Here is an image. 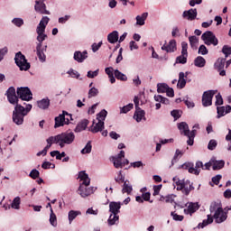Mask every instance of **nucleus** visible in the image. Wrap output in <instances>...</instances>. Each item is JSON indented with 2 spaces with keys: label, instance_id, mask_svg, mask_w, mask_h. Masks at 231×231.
<instances>
[{
  "label": "nucleus",
  "instance_id": "nucleus-39",
  "mask_svg": "<svg viewBox=\"0 0 231 231\" xmlns=\"http://www.w3.org/2000/svg\"><path fill=\"white\" fill-rule=\"evenodd\" d=\"M212 167H213V171H221V169L225 167V161L223 160L215 161L213 162Z\"/></svg>",
  "mask_w": 231,
  "mask_h": 231
},
{
  "label": "nucleus",
  "instance_id": "nucleus-44",
  "mask_svg": "<svg viewBox=\"0 0 231 231\" xmlns=\"http://www.w3.org/2000/svg\"><path fill=\"white\" fill-rule=\"evenodd\" d=\"M168 89H169V85L165 83L157 84V93H166Z\"/></svg>",
  "mask_w": 231,
  "mask_h": 231
},
{
  "label": "nucleus",
  "instance_id": "nucleus-50",
  "mask_svg": "<svg viewBox=\"0 0 231 231\" xmlns=\"http://www.w3.org/2000/svg\"><path fill=\"white\" fill-rule=\"evenodd\" d=\"M115 180L116 181V183L125 182V177L122 175V171H118L117 176L115 178Z\"/></svg>",
  "mask_w": 231,
  "mask_h": 231
},
{
  "label": "nucleus",
  "instance_id": "nucleus-23",
  "mask_svg": "<svg viewBox=\"0 0 231 231\" xmlns=\"http://www.w3.org/2000/svg\"><path fill=\"white\" fill-rule=\"evenodd\" d=\"M88 59V51H84L83 52L80 51H76L74 52V60L76 62H84Z\"/></svg>",
  "mask_w": 231,
  "mask_h": 231
},
{
  "label": "nucleus",
  "instance_id": "nucleus-64",
  "mask_svg": "<svg viewBox=\"0 0 231 231\" xmlns=\"http://www.w3.org/2000/svg\"><path fill=\"white\" fill-rule=\"evenodd\" d=\"M221 178H223L221 175H217L215 177L212 178V182L215 184V185H219V181H221Z\"/></svg>",
  "mask_w": 231,
  "mask_h": 231
},
{
  "label": "nucleus",
  "instance_id": "nucleus-9",
  "mask_svg": "<svg viewBox=\"0 0 231 231\" xmlns=\"http://www.w3.org/2000/svg\"><path fill=\"white\" fill-rule=\"evenodd\" d=\"M14 62L21 71H28L31 67L30 63L26 60V56H24L21 51L15 54Z\"/></svg>",
  "mask_w": 231,
  "mask_h": 231
},
{
  "label": "nucleus",
  "instance_id": "nucleus-51",
  "mask_svg": "<svg viewBox=\"0 0 231 231\" xmlns=\"http://www.w3.org/2000/svg\"><path fill=\"white\" fill-rule=\"evenodd\" d=\"M12 23H13V24H14V26L21 28V26H23V24H24V20H23L22 18H14L12 20Z\"/></svg>",
  "mask_w": 231,
  "mask_h": 231
},
{
  "label": "nucleus",
  "instance_id": "nucleus-58",
  "mask_svg": "<svg viewBox=\"0 0 231 231\" xmlns=\"http://www.w3.org/2000/svg\"><path fill=\"white\" fill-rule=\"evenodd\" d=\"M68 74L70 75V77H72V79H79V77H80V74L79 73V71H77L73 69H70L68 71Z\"/></svg>",
  "mask_w": 231,
  "mask_h": 231
},
{
  "label": "nucleus",
  "instance_id": "nucleus-55",
  "mask_svg": "<svg viewBox=\"0 0 231 231\" xmlns=\"http://www.w3.org/2000/svg\"><path fill=\"white\" fill-rule=\"evenodd\" d=\"M98 95V88L93 87L88 90V98H92V97H97Z\"/></svg>",
  "mask_w": 231,
  "mask_h": 231
},
{
  "label": "nucleus",
  "instance_id": "nucleus-57",
  "mask_svg": "<svg viewBox=\"0 0 231 231\" xmlns=\"http://www.w3.org/2000/svg\"><path fill=\"white\" fill-rule=\"evenodd\" d=\"M40 174H41V172H39V171H37L36 169H33V170L30 172L29 176H30V178H32V180H37V178H39Z\"/></svg>",
  "mask_w": 231,
  "mask_h": 231
},
{
  "label": "nucleus",
  "instance_id": "nucleus-12",
  "mask_svg": "<svg viewBox=\"0 0 231 231\" xmlns=\"http://www.w3.org/2000/svg\"><path fill=\"white\" fill-rule=\"evenodd\" d=\"M16 93L18 95V98L26 102H30V100L33 98V94H32V90H30L28 87L18 88Z\"/></svg>",
  "mask_w": 231,
  "mask_h": 231
},
{
  "label": "nucleus",
  "instance_id": "nucleus-36",
  "mask_svg": "<svg viewBox=\"0 0 231 231\" xmlns=\"http://www.w3.org/2000/svg\"><path fill=\"white\" fill-rule=\"evenodd\" d=\"M205 64H207V60L201 56H198L194 60V65L197 68H205Z\"/></svg>",
  "mask_w": 231,
  "mask_h": 231
},
{
  "label": "nucleus",
  "instance_id": "nucleus-20",
  "mask_svg": "<svg viewBox=\"0 0 231 231\" xmlns=\"http://www.w3.org/2000/svg\"><path fill=\"white\" fill-rule=\"evenodd\" d=\"M198 17V9H189L182 13V18L187 21H194Z\"/></svg>",
  "mask_w": 231,
  "mask_h": 231
},
{
  "label": "nucleus",
  "instance_id": "nucleus-60",
  "mask_svg": "<svg viewBox=\"0 0 231 231\" xmlns=\"http://www.w3.org/2000/svg\"><path fill=\"white\" fill-rule=\"evenodd\" d=\"M199 53L200 55H208V49H207V46L200 45L199 48Z\"/></svg>",
  "mask_w": 231,
  "mask_h": 231
},
{
  "label": "nucleus",
  "instance_id": "nucleus-54",
  "mask_svg": "<svg viewBox=\"0 0 231 231\" xmlns=\"http://www.w3.org/2000/svg\"><path fill=\"white\" fill-rule=\"evenodd\" d=\"M98 73H100V69H96L94 71L89 70L87 74L88 79H95V77H98Z\"/></svg>",
  "mask_w": 231,
  "mask_h": 231
},
{
  "label": "nucleus",
  "instance_id": "nucleus-8",
  "mask_svg": "<svg viewBox=\"0 0 231 231\" xmlns=\"http://www.w3.org/2000/svg\"><path fill=\"white\" fill-rule=\"evenodd\" d=\"M14 62L21 71H28L31 67L30 63L26 60V56H24L21 51L15 54Z\"/></svg>",
  "mask_w": 231,
  "mask_h": 231
},
{
  "label": "nucleus",
  "instance_id": "nucleus-62",
  "mask_svg": "<svg viewBox=\"0 0 231 231\" xmlns=\"http://www.w3.org/2000/svg\"><path fill=\"white\" fill-rule=\"evenodd\" d=\"M171 116L175 118V120H178V118L181 117V111L180 110H173L171 112Z\"/></svg>",
  "mask_w": 231,
  "mask_h": 231
},
{
  "label": "nucleus",
  "instance_id": "nucleus-28",
  "mask_svg": "<svg viewBox=\"0 0 231 231\" xmlns=\"http://www.w3.org/2000/svg\"><path fill=\"white\" fill-rule=\"evenodd\" d=\"M63 125H66V117H64L63 114H60L57 117H55V129L59 127H63Z\"/></svg>",
  "mask_w": 231,
  "mask_h": 231
},
{
  "label": "nucleus",
  "instance_id": "nucleus-24",
  "mask_svg": "<svg viewBox=\"0 0 231 231\" xmlns=\"http://www.w3.org/2000/svg\"><path fill=\"white\" fill-rule=\"evenodd\" d=\"M104 130V122L97 121V123L95 124V121L93 122L92 125L89 128L90 133H102Z\"/></svg>",
  "mask_w": 231,
  "mask_h": 231
},
{
  "label": "nucleus",
  "instance_id": "nucleus-26",
  "mask_svg": "<svg viewBox=\"0 0 231 231\" xmlns=\"http://www.w3.org/2000/svg\"><path fill=\"white\" fill-rule=\"evenodd\" d=\"M120 208H122V203H120V202H110V204H109V212H111V214H116V215L120 214Z\"/></svg>",
  "mask_w": 231,
  "mask_h": 231
},
{
  "label": "nucleus",
  "instance_id": "nucleus-4",
  "mask_svg": "<svg viewBox=\"0 0 231 231\" xmlns=\"http://www.w3.org/2000/svg\"><path fill=\"white\" fill-rule=\"evenodd\" d=\"M48 23H50V17L43 16L42 20L40 21L37 28H36V33H37V44H42L44 41L48 38V35L44 33L46 32V26H48Z\"/></svg>",
  "mask_w": 231,
  "mask_h": 231
},
{
  "label": "nucleus",
  "instance_id": "nucleus-49",
  "mask_svg": "<svg viewBox=\"0 0 231 231\" xmlns=\"http://www.w3.org/2000/svg\"><path fill=\"white\" fill-rule=\"evenodd\" d=\"M134 106L132 103H130L123 107H120V113L125 115L129 113V111H131V109H133Z\"/></svg>",
  "mask_w": 231,
  "mask_h": 231
},
{
  "label": "nucleus",
  "instance_id": "nucleus-3",
  "mask_svg": "<svg viewBox=\"0 0 231 231\" xmlns=\"http://www.w3.org/2000/svg\"><path fill=\"white\" fill-rule=\"evenodd\" d=\"M32 104H27L25 108L20 104H17L13 112V122L16 124V125H23L24 117L28 115L29 111H32Z\"/></svg>",
  "mask_w": 231,
  "mask_h": 231
},
{
  "label": "nucleus",
  "instance_id": "nucleus-63",
  "mask_svg": "<svg viewBox=\"0 0 231 231\" xmlns=\"http://www.w3.org/2000/svg\"><path fill=\"white\" fill-rule=\"evenodd\" d=\"M216 106H223V97L221 94L216 96Z\"/></svg>",
  "mask_w": 231,
  "mask_h": 231
},
{
  "label": "nucleus",
  "instance_id": "nucleus-41",
  "mask_svg": "<svg viewBox=\"0 0 231 231\" xmlns=\"http://www.w3.org/2000/svg\"><path fill=\"white\" fill-rule=\"evenodd\" d=\"M50 224L51 226H57V215L53 212V208H51V214H50Z\"/></svg>",
  "mask_w": 231,
  "mask_h": 231
},
{
  "label": "nucleus",
  "instance_id": "nucleus-21",
  "mask_svg": "<svg viewBox=\"0 0 231 231\" xmlns=\"http://www.w3.org/2000/svg\"><path fill=\"white\" fill-rule=\"evenodd\" d=\"M180 169H184L188 171L189 174H195V176H199L200 170H194V163L192 162H185L184 164L180 166Z\"/></svg>",
  "mask_w": 231,
  "mask_h": 231
},
{
  "label": "nucleus",
  "instance_id": "nucleus-47",
  "mask_svg": "<svg viewBox=\"0 0 231 231\" xmlns=\"http://www.w3.org/2000/svg\"><path fill=\"white\" fill-rule=\"evenodd\" d=\"M181 156H183V152L181 151H180L179 149H177L175 152V154L171 160V167H172L174 165V163H176V162H178V158H181Z\"/></svg>",
  "mask_w": 231,
  "mask_h": 231
},
{
  "label": "nucleus",
  "instance_id": "nucleus-1",
  "mask_svg": "<svg viewBox=\"0 0 231 231\" xmlns=\"http://www.w3.org/2000/svg\"><path fill=\"white\" fill-rule=\"evenodd\" d=\"M209 212L211 215H208V219L199 224V228H205L208 225L214 223V219L215 223L221 224L225 223V220L228 218V214L223 208V204H221L220 200L211 202Z\"/></svg>",
  "mask_w": 231,
  "mask_h": 231
},
{
  "label": "nucleus",
  "instance_id": "nucleus-52",
  "mask_svg": "<svg viewBox=\"0 0 231 231\" xmlns=\"http://www.w3.org/2000/svg\"><path fill=\"white\" fill-rule=\"evenodd\" d=\"M222 53H224L226 59L228 58V55H231V47L228 45H224L222 48Z\"/></svg>",
  "mask_w": 231,
  "mask_h": 231
},
{
  "label": "nucleus",
  "instance_id": "nucleus-32",
  "mask_svg": "<svg viewBox=\"0 0 231 231\" xmlns=\"http://www.w3.org/2000/svg\"><path fill=\"white\" fill-rule=\"evenodd\" d=\"M149 16V13H143L142 14V15H137L136 16V24L138 26H143V24H145V20L147 19V17Z\"/></svg>",
  "mask_w": 231,
  "mask_h": 231
},
{
  "label": "nucleus",
  "instance_id": "nucleus-15",
  "mask_svg": "<svg viewBox=\"0 0 231 231\" xmlns=\"http://www.w3.org/2000/svg\"><path fill=\"white\" fill-rule=\"evenodd\" d=\"M5 95L7 96L10 104H13V106H17V104H19V97H17V94H15V88L10 87L5 92Z\"/></svg>",
  "mask_w": 231,
  "mask_h": 231
},
{
  "label": "nucleus",
  "instance_id": "nucleus-17",
  "mask_svg": "<svg viewBox=\"0 0 231 231\" xmlns=\"http://www.w3.org/2000/svg\"><path fill=\"white\" fill-rule=\"evenodd\" d=\"M34 9L38 14L50 15V11L46 10V4H44V0H36Z\"/></svg>",
  "mask_w": 231,
  "mask_h": 231
},
{
  "label": "nucleus",
  "instance_id": "nucleus-7",
  "mask_svg": "<svg viewBox=\"0 0 231 231\" xmlns=\"http://www.w3.org/2000/svg\"><path fill=\"white\" fill-rule=\"evenodd\" d=\"M58 142L60 149L66 145H71L75 142V134L73 132H64L58 134Z\"/></svg>",
  "mask_w": 231,
  "mask_h": 231
},
{
  "label": "nucleus",
  "instance_id": "nucleus-10",
  "mask_svg": "<svg viewBox=\"0 0 231 231\" xmlns=\"http://www.w3.org/2000/svg\"><path fill=\"white\" fill-rule=\"evenodd\" d=\"M125 158V152H124L123 150L120 151V152L116 156L112 157L114 167L116 169H124L125 165H129V160Z\"/></svg>",
  "mask_w": 231,
  "mask_h": 231
},
{
  "label": "nucleus",
  "instance_id": "nucleus-14",
  "mask_svg": "<svg viewBox=\"0 0 231 231\" xmlns=\"http://www.w3.org/2000/svg\"><path fill=\"white\" fill-rule=\"evenodd\" d=\"M217 93V90H208L203 93L202 96V106L204 107H208V106H212V98H214V95Z\"/></svg>",
  "mask_w": 231,
  "mask_h": 231
},
{
  "label": "nucleus",
  "instance_id": "nucleus-34",
  "mask_svg": "<svg viewBox=\"0 0 231 231\" xmlns=\"http://www.w3.org/2000/svg\"><path fill=\"white\" fill-rule=\"evenodd\" d=\"M37 106L40 109H48L50 107V99L48 97L43 98L37 102Z\"/></svg>",
  "mask_w": 231,
  "mask_h": 231
},
{
  "label": "nucleus",
  "instance_id": "nucleus-19",
  "mask_svg": "<svg viewBox=\"0 0 231 231\" xmlns=\"http://www.w3.org/2000/svg\"><path fill=\"white\" fill-rule=\"evenodd\" d=\"M46 48H48L46 45L44 47H42V44L36 45V53L41 62H46V54H44Z\"/></svg>",
  "mask_w": 231,
  "mask_h": 231
},
{
  "label": "nucleus",
  "instance_id": "nucleus-33",
  "mask_svg": "<svg viewBox=\"0 0 231 231\" xmlns=\"http://www.w3.org/2000/svg\"><path fill=\"white\" fill-rule=\"evenodd\" d=\"M107 41L110 44H115L118 42V32L117 31H114L107 35Z\"/></svg>",
  "mask_w": 231,
  "mask_h": 231
},
{
  "label": "nucleus",
  "instance_id": "nucleus-6",
  "mask_svg": "<svg viewBox=\"0 0 231 231\" xmlns=\"http://www.w3.org/2000/svg\"><path fill=\"white\" fill-rule=\"evenodd\" d=\"M173 183L177 185V190H181L186 196H189V194H190V191L194 190V186H192V183L189 180H180V178L174 177Z\"/></svg>",
  "mask_w": 231,
  "mask_h": 231
},
{
  "label": "nucleus",
  "instance_id": "nucleus-46",
  "mask_svg": "<svg viewBox=\"0 0 231 231\" xmlns=\"http://www.w3.org/2000/svg\"><path fill=\"white\" fill-rule=\"evenodd\" d=\"M80 214H82L80 211L70 210L69 212V223H72L73 220L77 217V216H80Z\"/></svg>",
  "mask_w": 231,
  "mask_h": 231
},
{
  "label": "nucleus",
  "instance_id": "nucleus-53",
  "mask_svg": "<svg viewBox=\"0 0 231 231\" xmlns=\"http://www.w3.org/2000/svg\"><path fill=\"white\" fill-rule=\"evenodd\" d=\"M217 147V141L211 139L208 144V149L209 151H214Z\"/></svg>",
  "mask_w": 231,
  "mask_h": 231
},
{
  "label": "nucleus",
  "instance_id": "nucleus-40",
  "mask_svg": "<svg viewBox=\"0 0 231 231\" xmlns=\"http://www.w3.org/2000/svg\"><path fill=\"white\" fill-rule=\"evenodd\" d=\"M118 219H120V217L116 214H111L109 218H108V225L110 226H113V225H116V223H118Z\"/></svg>",
  "mask_w": 231,
  "mask_h": 231
},
{
  "label": "nucleus",
  "instance_id": "nucleus-13",
  "mask_svg": "<svg viewBox=\"0 0 231 231\" xmlns=\"http://www.w3.org/2000/svg\"><path fill=\"white\" fill-rule=\"evenodd\" d=\"M189 43L186 42H181V54L176 58V64H187V59L189 57Z\"/></svg>",
  "mask_w": 231,
  "mask_h": 231
},
{
  "label": "nucleus",
  "instance_id": "nucleus-59",
  "mask_svg": "<svg viewBox=\"0 0 231 231\" xmlns=\"http://www.w3.org/2000/svg\"><path fill=\"white\" fill-rule=\"evenodd\" d=\"M171 216L174 219V221H183L184 217L181 215H178L176 212H171Z\"/></svg>",
  "mask_w": 231,
  "mask_h": 231
},
{
  "label": "nucleus",
  "instance_id": "nucleus-5",
  "mask_svg": "<svg viewBox=\"0 0 231 231\" xmlns=\"http://www.w3.org/2000/svg\"><path fill=\"white\" fill-rule=\"evenodd\" d=\"M178 129L180 133V134H184V136H187L188 145H194V138H196V130L190 131L189 129V125L186 122H181L178 124Z\"/></svg>",
  "mask_w": 231,
  "mask_h": 231
},
{
  "label": "nucleus",
  "instance_id": "nucleus-31",
  "mask_svg": "<svg viewBox=\"0 0 231 231\" xmlns=\"http://www.w3.org/2000/svg\"><path fill=\"white\" fill-rule=\"evenodd\" d=\"M134 119L136 120V122H142V120H145V111L142 109H138L134 112Z\"/></svg>",
  "mask_w": 231,
  "mask_h": 231
},
{
  "label": "nucleus",
  "instance_id": "nucleus-61",
  "mask_svg": "<svg viewBox=\"0 0 231 231\" xmlns=\"http://www.w3.org/2000/svg\"><path fill=\"white\" fill-rule=\"evenodd\" d=\"M130 167H133L134 169H140V167H143V162H142V161L131 162Z\"/></svg>",
  "mask_w": 231,
  "mask_h": 231
},
{
  "label": "nucleus",
  "instance_id": "nucleus-29",
  "mask_svg": "<svg viewBox=\"0 0 231 231\" xmlns=\"http://www.w3.org/2000/svg\"><path fill=\"white\" fill-rule=\"evenodd\" d=\"M89 124V121L88 119H84L81 122H79L76 128H75V133H82V131H86L88 125Z\"/></svg>",
  "mask_w": 231,
  "mask_h": 231
},
{
  "label": "nucleus",
  "instance_id": "nucleus-18",
  "mask_svg": "<svg viewBox=\"0 0 231 231\" xmlns=\"http://www.w3.org/2000/svg\"><path fill=\"white\" fill-rule=\"evenodd\" d=\"M186 207H188L187 208L184 209V214L186 215L192 216L194 212L199 210V204H198V202H189L188 205H186Z\"/></svg>",
  "mask_w": 231,
  "mask_h": 231
},
{
  "label": "nucleus",
  "instance_id": "nucleus-30",
  "mask_svg": "<svg viewBox=\"0 0 231 231\" xmlns=\"http://www.w3.org/2000/svg\"><path fill=\"white\" fill-rule=\"evenodd\" d=\"M105 73L108 75V79L111 82V84H115L116 82V79H115V69L113 67H107L105 69Z\"/></svg>",
  "mask_w": 231,
  "mask_h": 231
},
{
  "label": "nucleus",
  "instance_id": "nucleus-2",
  "mask_svg": "<svg viewBox=\"0 0 231 231\" xmlns=\"http://www.w3.org/2000/svg\"><path fill=\"white\" fill-rule=\"evenodd\" d=\"M79 181H81L78 189V194L79 196H81L82 198H89L91 194H95V190H97V188L89 187L91 183V179H89V176L87 174L86 171H79Z\"/></svg>",
  "mask_w": 231,
  "mask_h": 231
},
{
  "label": "nucleus",
  "instance_id": "nucleus-38",
  "mask_svg": "<svg viewBox=\"0 0 231 231\" xmlns=\"http://www.w3.org/2000/svg\"><path fill=\"white\" fill-rule=\"evenodd\" d=\"M123 194H131L133 192V186L129 181H125L122 189Z\"/></svg>",
  "mask_w": 231,
  "mask_h": 231
},
{
  "label": "nucleus",
  "instance_id": "nucleus-45",
  "mask_svg": "<svg viewBox=\"0 0 231 231\" xmlns=\"http://www.w3.org/2000/svg\"><path fill=\"white\" fill-rule=\"evenodd\" d=\"M107 116V111L106 109H103L97 115V120L98 122H104L106 120V117Z\"/></svg>",
  "mask_w": 231,
  "mask_h": 231
},
{
  "label": "nucleus",
  "instance_id": "nucleus-42",
  "mask_svg": "<svg viewBox=\"0 0 231 231\" xmlns=\"http://www.w3.org/2000/svg\"><path fill=\"white\" fill-rule=\"evenodd\" d=\"M114 75L117 80H122L123 82H125L127 80V76H125L124 73L120 72V70L116 69L114 71Z\"/></svg>",
  "mask_w": 231,
  "mask_h": 231
},
{
  "label": "nucleus",
  "instance_id": "nucleus-16",
  "mask_svg": "<svg viewBox=\"0 0 231 231\" xmlns=\"http://www.w3.org/2000/svg\"><path fill=\"white\" fill-rule=\"evenodd\" d=\"M226 62V58H218L214 64L215 69H217L219 71L220 77H225V75H226V71L223 69L225 68Z\"/></svg>",
  "mask_w": 231,
  "mask_h": 231
},
{
  "label": "nucleus",
  "instance_id": "nucleus-35",
  "mask_svg": "<svg viewBox=\"0 0 231 231\" xmlns=\"http://www.w3.org/2000/svg\"><path fill=\"white\" fill-rule=\"evenodd\" d=\"M59 135L56 136H51L49 137L46 142H47V145L45 146L46 149H49L51 147V145H53V143H56V145H59Z\"/></svg>",
  "mask_w": 231,
  "mask_h": 231
},
{
  "label": "nucleus",
  "instance_id": "nucleus-48",
  "mask_svg": "<svg viewBox=\"0 0 231 231\" xmlns=\"http://www.w3.org/2000/svg\"><path fill=\"white\" fill-rule=\"evenodd\" d=\"M91 149H93V146L91 145V141H88L86 146L81 150V154H89Z\"/></svg>",
  "mask_w": 231,
  "mask_h": 231
},
{
  "label": "nucleus",
  "instance_id": "nucleus-11",
  "mask_svg": "<svg viewBox=\"0 0 231 231\" xmlns=\"http://www.w3.org/2000/svg\"><path fill=\"white\" fill-rule=\"evenodd\" d=\"M201 39L204 41V43L207 44V46H217L219 42L216 37V34L210 31L204 32L201 36Z\"/></svg>",
  "mask_w": 231,
  "mask_h": 231
},
{
  "label": "nucleus",
  "instance_id": "nucleus-27",
  "mask_svg": "<svg viewBox=\"0 0 231 231\" xmlns=\"http://www.w3.org/2000/svg\"><path fill=\"white\" fill-rule=\"evenodd\" d=\"M187 75H185V72H180L179 73V80L177 83V88H179V89H183V88H185V86H187Z\"/></svg>",
  "mask_w": 231,
  "mask_h": 231
},
{
  "label": "nucleus",
  "instance_id": "nucleus-43",
  "mask_svg": "<svg viewBox=\"0 0 231 231\" xmlns=\"http://www.w3.org/2000/svg\"><path fill=\"white\" fill-rule=\"evenodd\" d=\"M11 208H14V210H19V208H21V198L16 197L14 199L11 204Z\"/></svg>",
  "mask_w": 231,
  "mask_h": 231
},
{
  "label": "nucleus",
  "instance_id": "nucleus-56",
  "mask_svg": "<svg viewBox=\"0 0 231 231\" xmlns=\"http://www.w3.org/2000/svg\"><path fill=\"white\" fill-rule=\"evenodd\" d=\"M62 114L64 115L66 125H69L70 120H73L72 116L70 114H69L68 112H66V111H63Z\"/></svg>",
  "mask_w": 231,
  "mask_h": 231
},
{
  "label": "nucleus",
  "instance_id": "nucleus-22",
  "mask_svg": "<svg viewBox=\"0 0 231 231\" xmlns=\"http://www.w3.org/2000/svg\"><path fill=\"white\" fill-rule=\"evenodd\" d=\"M162 50L167 53H174L177 50L176 40H171L168 44L162 45Z\"/></svg>",
  "mask_w": 231,
  "mask_h": 231
},
{
  "label": "nucleus",
  "instance_id": "nucleus-25",
  "mask_svg": "<svg viewBox=\"0 0 231 231\" xmlns=\"http://www.w3.org/2000/svg\"><path fill=\"white\" fill-rule=\"evenodd\" d=\"M230 112H231L230 105H227L226 106L217 107V118H221V116H225V115H228V113Z\"/></svg>",
  "mask_w": 231,
  "mask_h": 231
},
{
  "label": "nucleus",
  "instance_id": "nucleus-37",
  "mask_svg": "<svg viewBox=\"0 0 231 231\" xmlns=\"http://www.w3.org/2000/svg\"><path fill=\"white\" fill-rule=\"evenodd\" d=\"M189 41L192 50H198V45L199 44V39L196 36H189Z\"/></svg>",
  "mask_w": 231,
  "mask_h": 231
}]
</instances>
